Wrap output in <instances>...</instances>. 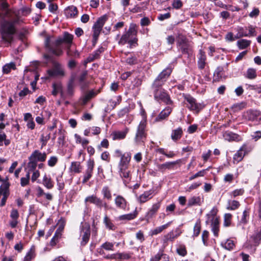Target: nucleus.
I'll return each instance as SVG.
<instances>
[{
    "label": "nucleus",
    "instance_id": "38",
    "mask_svg": "<svg viewBox=\"0 0 261 261\" xmlns=\"http://www.w3.org/2000/svg\"><path fill=\"white\" fill-rule=\"evenodd\" d=\"M29 162L27 165L26 169L28 170L27 173H30L34 171L37 170L36 167L37 166V163L35 162L33 159L31 160V158L29 157Z\"/></svg>",
    "mask_w": 261,
    "mask_h": 261
},
{
    "label": "nucleus",
    "instance_id": "58",
    "mask_svg": "<svg viewBox=\"0 0 261 261\" xmlns=\"http://www.w3.org/2000/svg\"><path fill=\"white\" fill-rule=\"evenodd\" d=\"M178 235H174L173 231H170L167 234H166L164 236V241L165 242H168V241H173L176 238H177Z\"/></svg>",
    "mask_w": 261,
    "mask_h": 261
},
{
    "label": "nucleus",
    "instance_id": "62",
    "mask_svg": "<svg viewBox=\"0 0 261 261\" xmlns=\"http://www.w3.org/2000/svg\"><path fill=\"white\" fill-rule=\"evenodd\" d=\"M50 139V134H48L47 135L44 136L43 135H41L40 138V141L41 142V148H42L43 147L46 146L47 141Z\"/></svg>",
    "mask_w": 261,
    "mask_h": 261
},
{
    "label": "nucleus",
    "instance_id": "54",
    "mask_svg": "<svg viewBox=\"0 0 261 261\" xmlns=\"http://www.w3.org/2000/svg\"><path fill=\"white\" fill-rule=\"evenodd\" d=\"M240 206V203L236 200H232L228 201V204L227 209L229 210H234L238 208Z\"/></svg>",
    "mask_w": 261,
    "mask_h": 261
},
{
    "label": "nucleus",
    "instance_id": "7",
    "mask_svg": "<svg viewBox=\"0 0 261 261\" xmlns=\"http://www.w3.org/2000/svg\"><path fill=\"white\" fill-rule=\"evenodd\" d=\"M146 120L145 118H143L138 126L135 137V141L137 144L141 142H144V140L146 139Z\"/></svg>",
    "mask_w": 261,
    "mask_h": 261
},
{
    "label": "nucleus",
    "instance_id": "25",
    "mask_svg": "<svg viewBox=\"0 0 261 261\" xmlns=\"http://www.w3.org/2000/svg\"><path fill=\"white\" fill-rule=\"evenodd\" d=\"M129 129L126 127L122 131H114L113 132L111 136L112 137L113 140H122L124 139L128 133Z\"/></svg>",
    "mask_w": 261,
    "mask_h": 261
},
{
    "label": "nucleus",
    "instance_id": "28",
    "mask_svg": "<svg viewBox=\"0 0 261 261\" xmlns=\"http://www.w3.org/2000/svg\"><path fill=\"white\" fill-rule=\"evenodd\" d=\"M223 137L225 140L228 141H239L240 140V137L239 135L230 132H225L223 134Z\"/></svg>",
    "mask_w": 261,
    "mask_h": 261
},
{
    "label": "nucleus",
    "instance_id": "53",
    "mask_svg": "<svg viewBox=\"0 0 261 261\" xmlns=\"http://www.w3.org/2000/svg\"><path fill=\"white\" fill-rule=\"evenodd\" d=\"M103 223L105 224L106 227L109 228V229H115V225L113 224L110 219L107 216H105L103 218Z\"/></svg>",
    "mask_w": 261,
    "mask_h": 261
},
{
    "label": "nucleus",
    "instance_id": "3",
    "mask_svg": "<svg viewBox=\"0 0 261 261\" xmlns=\"http://www.w3.org/2000/svg\"><path fill=\"white\" fill-rule=\"evenodd\" d=\"M63 40L59 38L54 41H50L49 38H46L45 41V46L48 51L57 56H60L63 54V47L62 44Z\"/></svg>",
    "mask_w": 261,
    "mask_h": 261
},
{
    "label": "nucleus",
    "instance_id": "21",
    "mask_svg": "<svg viewBox=\"0 0 261 261\" xmlns=\"http://www.w3.org/2000/svg\"><path fill=\"white\" fill-rule=\"evenodd\" d=\"M153 193L154 190L153 189L145 191L137 198L138 201L140 203H143L147 202L153 197Z\"/></svg>",
    "mask_w": 261,
    "mask_h": 261
},
{
    "label": "nucleus",
    "instance_id": "22",
    "mask_svg": "<svg viewBox=\"0 0 261 261\" xmlns=\"http://www.w3.org/2000/svg\"><path fill=\"white\" fill-rule=\"evenodd\" d=\"M247 146L246 144H244L238 151V152L234 155L233 158L234 162H236L237 163H239L243 159L245 154L247 153Z\"/></svg>",
    "mask_w": 261,
    "mask_h": 261
},
{
    "label": "nucleus",
    "instance_id": "19",
    "mask_svg": "<svg viewBox=\"0 0 261 261\" xmlns=\"http://www.w3.org/2000/svg\"><path fill=\"white\" fill-rule=\"evenodd\" d=\"M180 162V160H177L173 162H168L162 164H159L158 168L160 171L164 172L166 170L174 169V166Z\"/></svg>",
    "mask_w": 261,
    "mask_h": 261
},
{
    "label": "nucleus",
    "instance_id": "47",
    "mask_svg": "<svg viewBox=\"0 0 261 261\" xmlns=\"http://www.w3.org/2000/svg\"><path fill=\"white\" fill-rule=\"evenodd\" d=\"M156 151L159 153L164 154L168 158H172L176 155V154L172 151H169V152H166L164 148H159L156 150Z\"/></svg>",
    "mask_w": 261,
    "mask_h": 261
},
{
    "label": "nucleus",
    "instance_id": "18",
    "mask_svg": "<svg viewBox=\"0 0 261 261\" xmlns=\"http://www.w3.org/2000/svg\"><path fill=\"white\" fill-rule=\"evenodd\" d=\"M30 157L31 160H34L37 163L44 162L45 161L47 157V154L46 152H41L38 150H34L30 155Z\"/></svg>",
    "mask_w": 261,
    "mask_h": 261
},
{
    "label": "nucleus",
    "instance_id": "16",
    "mask_svg": "<svg viewBox=\"0 0 261 261\" xmlns=\"http://www.w3.org/2000/svg\"><path fill=\"white\" fill-rule=\"evenodd\" d=\"M120 177L123 179V182L126 185L131 179L130 171L128 170L129 166H118Z\"/></svg>",
    "mask_w": 261,
    "mask_h": 261
},
{
    "label": "nucleus",
    "instance_id": "50",
    "mask_svg": "<svg viewBox=\"0 0 261 261\" xmlns=\"http://www.w3.org/2000/svg\"><path fill=\"white\" fill-rule=\"evenodd\" d=\"M236 30L238 32V33L236 35V39H239L243 37L249 36V34H248L246 31H245V29L243 27H238L236 29Z\"/></svg>",
    "mask_w": 261,
    "mask_h": 261
},
{
    "label": "nucleus",
    "instance_id": "31",
    "mask_svg": "<svg viewBox=\"0 0 261 261\" xmlns=\"http://www.w3.org/2000/svg\"><path fill=\"white\" fill-rule=\"evenodd\" d=\"M138 212L137 211H135L133 213L119 216L118 217V220L119 221H130L136 218Z\"/></svg>",
    "mask_w": 261,
    "mask_h": 261
},
{
    "label": "nucleus",
    "instance_id": "46",
    "mask_svg": "<svg viewBox=\"0 0 261 261\" xmlns=\"http://www.w3.org/2000/svg\"><path fill=\"white\" fill-rule=\"evenodd\" d=\"M12 69H16V65L14 62H11L5 65L3 67V72L4 73L8 74L10 73Z\"/></svg>",
    "mask_w": 261,
    "mask_h": 261
},
{
    "label": "nucleus",
    "instance_id": "35",
    "mask_svg": "<svg viewBox=\"0 0 261 261\" xmlns=\"http://www.w3.org/2000/svg\"><path fill=\"white\" fill-rule=\"evenodd\" d=\"M183 132L181 127H178L177 129L172 130L171 138L172 140L176 141L180 139L182 135Z\"/></svg>",
    "mask_w": 261,
    "mask_h": 261
},
{
    "label": "nucleus",
    "instance_id": "40",
    "mask_svg": "<svg viewBox=\"0 0 261 261\" xmlns=\"http://www.w3.org/2000/svg\"><path fill=\"white\" fill-rule=\"evenodd\" d=\"M251 41L246 39H240L237 42V45L240 49H244L250 46Z\"/></svg>",
    "mask_w": 261,
    "mask_h": 261
},
{
    "label": "nucleus",
    "instance_id": "59",
    "mask_svg": "<svg viewBox=\"0 0 261 261\" xmlns=\"http://www.w3.org/2000/svg\"><path fill=\"white\" fill-rule=\"evenodd\" d=\"M74 93V84L73 80L71 79L68 84L67 85V94L72 96Z\"/></svg>",
    "mask_w": 261,
    "mask_h": 261
},
{
    "label": "nucleus",
    "instance_id": "17",
    "mask_svg": "<svg viewBox=\"0 0 261 261\" xmlns=\"http://www.w3.org/2000/svg\"><path fill=\"white\" fill-rule=\"evenodd\" d=\"M172 69L171 68L167 67L161 72L155 79L153 83H158L163 85L171 73Z\"/></svg>",
    "mask_w": 261,
    "mask_h": 261
},
{
    "label": "nucleus",
    "instance_id": "45",
    "mask_svg": "<svg viewBox=\"0 0 261 261\" xmlns=\"http://www.w3.org/2000/svg\"><path fill=\"white\" fill-rule=\"evenodd\" d=\"M43 184L48 189H51L54 187V182L50 177L45 175L43 178Z\"/></svg>",
    "mask_w": 261,
    "mask_h": 261
},
{
    "label": "nucleus",
    "instance_id": "48",
    "mask_svg": "<svg viewBox=\"0 0 261 261\" xmlns=\"http://www.w3.org/2000/svg\"><path fill=\"white\" fill-rule=\"evenodd\" d=\"M180 49L182 54L188 55V57L191 56L193 54L192 50L188 43L182 44L180 46Z\"/></svg>",
    "mask_w": 261,
    "mask_h": 261
},
{
    "label": "nucleus",
    "instance_id": "64",
    "mask_svg": "<svg viewBox=\"0 0 261 261\" xmlns=\"http://www.w3.org/2000/svg\"><path fill=\"white\" fill-rule=\"evenodd\" d=\"M67 55L69 57H79V54L76 50H72L70 46L67 47Z\"/></svg>",
    "mask_w": 261,
    "mask_h": 261
},
{
    "label": "nucleus",
    "instance_id": "23",
    "mask_svg": "<svg viewBox=\"0 0 261 261\" xmlns=\"http://www.w3.org/2000/svg\"><path fill=\"white\" fill-rule=\"evenodd\" d=\"M100 92V89L96 90H92L87 92L82 97V103L83 105L86 104L91 99L94 97Z\"/></svg>",
    "mask_w": 261,
    "mask_h": 261
},
{
    "label": "nucleus",
    "instance_id": "30",
    "mask_svg": "<svg viewBox=\"0 0 261 261\" xmlns=\"http://www.w3.org/2000/svg\"><path fill=\"white\" fill-rule=\"evenodd\" d=\"M24 120L27 122V126L28 128L33 129L35 128V124L33 120L32 115L30 113H27L24 115Z\"/></svg>",
    "mask_w": 261,
    "mask_h": 261
},
{
    "label": "nucleus",
    "instance_id": "24",
    "mask_svg": "<svg viewBox=\"0 0 261 261\" xmlns=\"http://www.w3.org/2000/svg\"><path fill=\"white\" fill-rule=\"evenodd\" d=\"M203 197L200 196H193L190 197L188 200L187 205L191 207L194 205L200 206L203 202Z\"/></svg>",
    "mask_w": 261,
    "mask_h": 261
},
{
    "label": "nucleus",
    "instance_id": "41",
    "mask_svg": "<svg viewBox=\"0 0 261 261\" xmlns=\"http://www.w3.org/2000/svg\"><path fill=\"white\" fill-rule=\"evenodd\" d=\"M74 136L75 139L76 143L81 144L84 148H85L89 143V141L88 139L85 138H82L80 135H79L77 134H75Z\"/></svg>",
    "mask_w": 261,
    "mask_h": 261
},
{
    "label": "nucleus",
    "instance_id": "2",
    "mask_svg": "<svg viewBox=\"0 0 261 261\" xmlns=\"http://www.w3.org/2000/svg\"><path fill=\"white\" fill-rule=\"evenodd\" d=\"M16 32L14 22L5 21L2 23L1 33L2 38L5 41L11 43Z\"/></svg>",
    "mask_w": 261,
    "mask_h": 261
},
{
    "label": "nucleus",
    "instance_id": "9",
    "mask_svg": "<svg viewBox=\"0 0 261 261\" xmlns=\"http://www.w3.org/2000/svg\"><path fill=\"white\" fill-rule=\"evenodd\" d=\"M80 236L82 238L81 245L85 246L90 239L91 231L90 226L88 223L82 222L80 226Z\"/></svg>",
    "mask_w": 261,
    "mask_h": 261
},
{
    "label": "nucleus",
    "instance_id": "20",
    "mask_svg": "<svg viewBox=\"0 0 261 261\" xmlns=\"http://www.w3.org/2000/svg\"><path fill=\"white\" fill-rule=\"evenodd\" d=\"M161 206V202L158 201L154 203L147 212L145 218L147 220L152 218L158 212Z\"/></svg>",
    "mask_w": 261,
    "mask_h": 261
},
{
    "label": "nucleus",
    "instance_id": "60",
    "mask_svg": "<svg viewBox=\"0 0 261 261\" xmlns=\"http://www.w3.org/2000/svg\"><path fill=\"white\" fill-rule=\"evenodd\" d=\"M177 253L182 256H185L187 254V251L185 245H180L176 249Z\"/></svg>",
    "mask_w": 261,
    "mask_h": 261
},
{
    "label": "nucleus",
    "instance_id": "61",
    "mask_svg": "<svg viewBox=\"0 0 261 261\" xmlns=\"http://www.w3.org/2000/svg\"><path fill=\"white\" fill-rule=\"evenodd\" d=\"M58 161V158L56 156H51L47 161V165L51 167H54Z\"/></svg>",
    "mask_w": 261,
    "mask_h": 261
},
{
    "label": "nucleus",
    "instance_id": "36",
    "mask_svg": "<svg viewBox=\"0 0 261 261\" xmlns=\"http://www.w3.org/2000/svg\"><path fill=\"white\" fill-rule=\"evenodd\" d=\"M36 256L35 253V246L33 245L29 251L24 256L23 261H31L32 259H34Z\"/></svg>",
    "mask_w": 261,
    "mask_h": 261
},
{
    "label": "nucleus",
    "instance_id": "29",
    "mask_svg": "<svg viewBox=\"0 0 261 261\" xmlns=\"http://www.w3.org/2000/svg\"><path fill=\"white\" fill-rule=\"evenodd\" d=\"M131 154L130 153H124L120 159L118 166H129Z\"/></svg>",
    "mask_w": 261,
    "mask_h": 261
},
{
    "label": "nucleus",
    "instance_id": "57",
    "mask_svg": "<svg viewBox=\"0 0 261 261\" xmlns=\"http://www.w3.org/2000/svg\"><path fill=\"white\" fill-rule=\"evenodd\" d=\"M232 215L229 213H227L224 216V223L223 225L225 227L230 226L231 222Z\"/></svg>",
    "mask_w": 261,
    "mask_h": 261
},
{
    "label": "nucleus",
    "instance_id": "11",
    "mask_svg": "<svg viewBox=\"0 0 261 261\" xmlns=\"http://www.w3.org/2000/svg\"><path fill=\"white\" fill-rule=\"evenodd\" d=\"M137 31L134 24H131L128 31L124 34L120 38L118 43L121 45H124L127 43L132 37L136 36Z\"/></svg>",
    "mask_w": 261,
    "mask_h": 261
},
{
    "label": "nucleus",
    "instance_id": "15",
    "mask_svg": "<svg viewBox=\"0 0 261 261\" xmlns=\"http://www.w3.org/2000/svg\"><path fill=\"white\" fill-rule=\"evenodd\" d=\"M94 165L95 163L93 160L90 159L87 161V168L83 175V179L82 181L83 184H85L91 178L93 174Z\"/></svg>",
    "mask_w": 261,
    "mask_h": 261
},
{
    "label": "nucleus",
    "instance_id": "5",
    "mask_svg": "<svg viewBox=\"0 0 261 261\" xmlns=\"http://www.w3.org/2000/svg\"><path fill=\"white\" fill-rule=\"evenodd\" d=\"M183 97L185 103L190 111L198 113L204 107V105L197 102L196 99L189 94H184Z\"/></svg>",
    "mask_w": 261,
    "mask_h": 261
},
{
    "label": "nucleus",
    "instance_id": "34",
    "mask_svg": "<svg viewBox=\"0 0 261 261\" xmlns=\"http://www.w3.org/2000/svg\"><path fill=\"white\" fill-rule=\"evenodd\" d=\"M171 224V222H169L164 225L158 226L155 228L151 230L150 231V235L152 236L154 235H156L161 232H162L164 230L166 229Z\"/></svg>",
    "mask_w": 261,
    "mask_h": 261
},
{
    "label": "nucleus",
    "instance_id": "51",
    "mask_svg": "<svg viewBox=\"0 0 261 261\" xmlns=\"http://www.w3.org/2000/svg\"><path fill=\"white\" fill-rule=\"evenodd\" d=\"M73 36L72 35L69 34L67 32H65L64 34V37L63 38H61L63 40V43L66 42L67 43L69 46V45L72 43Z\"/></svg>",
    "mask_w": 261,
    "mask_h": 261
},
{
    "label": "nucleus",
    "instance_id": "32",
    "mask_svg": "<svg viewBox=\"0 0 261 261\" xmlns=\"http://www.w3.org/2000/svg\"><path fill=\"white\" fill-rule=\"evenodd\" d=\"M206 56L205 53L202 50H199V57L198 60V67L200 69L204 68L205 65Z\"/></svg>",
    "mask_w": 261,
    "mask_h": 261
},
{
    "label": "nucleus",
    "instance_id": "63",
    "mask_svg": "<svg viewBox=\"0 0 261 261\" xmlns=\"http://www.w3.org/2000/svg\"><path fill=\"white\" fill-rule=\"evenodd\" d=\"M200 230H201L200 223V222H197L195 223V226L194 227L193 236L197 237L199 234Z\"/></svg>",
    "mask_w": 261,
    "mask_h": 261
},
{
    "label": "nucleus",
    "instance_id": "13",
    "mask_svg": "<svg viewBox=\"0 0 261 261\" xmlns=\"http://www.w3.org/2000/svg\"><path fill=\"white\" fill-rule=\"evenodd\" d=\"M115 197L114 202L115 207L119 210L125 211L129 206V203L126 199L122 195H114Z\"/></svg>",
    "mask_w": 261,
    "mask_h": 261
},
{
    "label": "nucleus",
    "instance_id": "12",
    "mask_svg": "<svg viewBox=\"0 0 261 261\" xmlns=\"http://www.w3.org/2000/svg\"><path fill=\"white\" fill-rule=\"evenodd\" d=\"M243 117L248 121L256 123H259L261 121V113L257 110H248L244 113Z\"/></svg>",
    "mask_w": 261,
    "mask_h": 261
},
{
    "label": "nucleus",
    "instance_id": "1",
    "mask_svg": "<svg viewBox=\"0 0 261 261\" xmlns=\"http://www.w3.org/2000/svg\"><path fill=\"white\" fill-rule=\"evenodd\" d=\"M163 85L158 83H152L151 90L153 94L154 99L159 102H162L167 105L173 103L170 95L166 90L162 88Z\"/></svg>",
    "mask_w": 261,
    "mask_h": 261
},
{
    "label": "nucleus",
    "instance_id": "55",
    "mask_svg": "<svg viewBox=\"0 0 261 261\" xmlns=\"http://www.w3.org/2000/svg\"><path fill=\"white\" fill-rule=\"evenodd\" d=\"M101 248L107 251L114 250V244L109 242H106L105 243L102 244L101 245Z\"/></svg>",
    "mask_w": 261,
    "mask_h": 261
},
{
    "label": "nucleus",
    "instance_id": "6",
    "mask_svg": "<svg viewBox=\"0 0 261 261\" xmlns=\"http://www.w3.org/2000/svg\"><path fill=\"white\" fill-rule=\"evenodd\" d=\"M217 210L213 208L210 214H207V219L206 223H211L212 230L215 237H218L219 231V219L216 216Z\"/></svg>",
    "mask_w": 261,
    "mask_h": 261
},
{
    "label": "nucleus",
    "instance_id": "14",
    "mask_svg": "<svg viewBox=\"0 0 261 261\" xmlns=\"http://www.w3.org/2000/svg\"><path fill=\"white\" fill-rule=\"evenodd\" d=\"M106 19L107 17L103 16L99 18L95 22L92 27L93 34H94V37L99 36Z\"/></svg>",
    "mask_w": 261,
    "mask_h": 261
},
{
    "label": "nucleus",
    "instance_id": "52",
    "mask_svg": "<svg viewBox=\"0 0 261 261\" xmlns=\"http://www.w3.org/2000/svg\"><path fill=\"white\" fill-rule=\"evenodd\" d=\"M249 211L247 209L244 211L241 218L239 219V223L242 224H245L247 223L249 218Z\"/></svg>",
    "mask_w": 261,
    "mask_h": 261
},
{
    "label": "nucleus",
    "instance_id": "26",
    "mask_svg": "<svg viewBox=\"0 0 261 261\" xmlns=\"http://www.w3.org/2000/svg\"><path fill=\"white\" fill-rule=\"evenodd\" d=\"M172 109L171 108L167 107L162 110L158 116L155 118L154 121L159 122L166 119L171 113Z\"/></svg>",
    "mask_w": 261,
    "mask_h": 261
},
{
    "label": "nucleus",
    "instance_id": "56",
    "mask_svg": "<svg viewBox=\"0 0 261 261\" xmlns=\"http://www.w3.org/2000/svg\"><path fill=\"white\" fill-rule=\"evenodd\" d=\"M30 179V174L29 173H27L24 177H21L20 179V185L22 187H25L29 185Z\"/></svg>",
    "mask_w": 261,
    "mask_h": 261
},
{
    "label": "nucleus",
    "instance_id": "37",
    "mask_svg": "<svg viewBox=\"0 0 261 261\" xmlns=\"http://www.w3.org/2000/svg\"><path fill=\"white\" fill-rule=\"evenodd\" d=\"M101 194L103 196V199H106L109 200H111L112 197V192L110 188L107 186H103L101 189Z\"/></svg>",
    "mask_w": 261,
    "mask_h": 261
},
{
    "label": "nucleus",
    "instance_id": "8",
    "mask_svg": "<svg viewBox=\"0 0 261 261\" xmlns=\"http://www.w3.org/2000/svg\"><path fill=\"white\" fill-rule=\"evenodd\" d=\"M88 202L95 204L99 208L103 207L105 211L111 209V207L109 206L108 203L94 195L88 196L85 199V202L87 203Z\"/></svg>",
    "mask_w": 261,
    "mask_h": 261
},
{
    "label": "nucleus",
    "instance_id": "27",
    "mask_svg": "<svg viewBox=\"0 0 261 261\" xmlns=\"http://www.w3.org/2000/svg\"><path fill=\"white\" fill-rule=\"evenodd\" d=\"M65 14L68 18H74L77 16L78 11L76 7L70 6L65 10Z\"/></svg>",
    "mask_w": 261,
    "mask_h": 261
},
{
    "label": "nucleus",
    "instance_id": "10",
    "mask_svg": "<svg viewBox=\"0 0 261 261\" xmlns=\"http://www.w3.org/2000/svg\"><path fill=\"white\" fill-rule=\"evenodd\" d=\"M261 242V234L258 231H256L249 238V239L244 244V247L250 249L253 247H256L259 245Z\"/></svg>",
    "mask_w": 261,
    "mask_h": 261
},
{
    "label": "nucleus",
    "instance_id": "33",
    "mask_svg": "<svg viewBox=\"0 0 261 261\" xmlns=\"http://www.w3.org/2000/svg\"><path fill=\"white\" fill-rule=\"evenodd\" d=\"M82 169V166L81 163L79 162H71V166L69 168L70 171L72 172H74V173H79L81 172Z\"/></svg>",
    "mask_w": 261,
    "mask_h": 261
},
{
    "label": "nucleus",
    "instance_id": "49",
    "mask_svg": "<svg viewBox=\"0 0 261 261\" xmlns=\"http://www.w3.org/2000/svg\"><path fill=\"white\" fill-rule=\"evenodd\" d=\"M56 181L57 186L58 187V190L61 191L64 188L65 184L63 179V173L58 175L56 177Z\"/></svg>",
    "mask_w": 261,
    "mask_h": 261
},
{
    "label": "nucleus",
    "instance_id": "4",
    "mask_svg": "<svg viewBox=\"0 0 261 261\" xmlns=\"http://www.w3.org/2000/svg\"><path fill=\"white\" fill-rule=\"evenodd\" d=\"M52 64L51 68L47 70L46 79L51 77H62L65 76L64 69L60 63L53 61Z\"/></svg>",
    "mask_w": 261,
    "mask_h": 261
},
{
    "label": "nucleus",
    "instance_id": "44",
    "mask_svg": "<svg viewBox=\"0 0 261 261\" xmlns=\"http://www.w3.org/2000/svg\"><path fill=\"white\" fill-rule=\"evenodd\" d=\"M245 76L250 80H253L257 76L256 70L253 68H249L247 69Z\"/></svg>",
    "mask_w": 261,
    "mask_h": 261
},
{
    "label": "nucleus",
    "instance_id": "43",
    "mask_svg": "<svg viewBox=\"0 0 261 261\" xmlns=\"http://www.w3.org/2000/svg\"><path fill=\"white\" fill-rule=\"evenodd\" d=\"M221 245L223 248L228 250H232L235 246L233 241L230 239H228L225 242H222Z\"/></svg>",
    "mask_w": 261,
    "mask_h": 261
},
{
    "label": "nucleus",
    "instance_id": "42",
    "mask_svg": "<svg viewBox=\"0 0 261 261\" xmlns=\"http://www.w3.org/2000/svg\"><path fill=\"white\" fill-rule=\"evenodd\" d=\"M52 87L53 91L51 93L54 96H56L59 92L62 91V85L60 82L54 83Z\"/></svg>",
    "mask_w": 261,
    "mask_h": 261
},
{
    "label": "nucleus",
    "instance_id": "39",
    "mask_svg": "<svg viewBox=\"0 0 261 261\" xmlns=\"http://www.w3.org/2000/svg\"><path fill=\"white\" fill-rule=\"evenodd\" d=\"M58 224L59 225V227L56 231L55 233L59 237H61L62 235V232L64 229V227L65 225V220L61 218L58 222Z\"/></svg>",
    "mask_w": 261,
    "mask_h": 261
}]
</instances>
